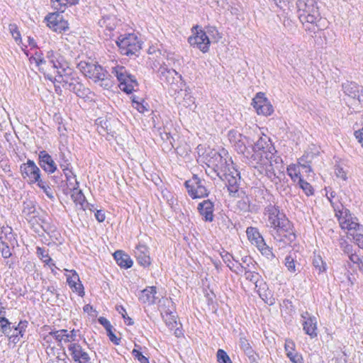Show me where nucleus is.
I'll list each match as a JSON object with an SVG mask.
<instances>
[{"instance_id":"1","label":"nucleus","mask_w":363,"mask_h":363,"mask_svg":"<svg viewBox=\"0 0 363 363\" xmlns=\"http://www.w3.org/2000/svg\"><path fill=\"white\" fill-rule=\"evenodd\" d=\"M206 160L216 176L225 182L230 194H235L239 190L240 176L231 158L223 157L222 153L212 150L208 153Z\"/></svg>"},{"instance_id":"2","label":"nucleus","mask_w":363,"mask_h":363,"mask_svg":"<svg viewBox=\"0 0 363 363\" xmlns=\"http://www.w3.org/2000/svg\"><path fill=\"white\" fill-rule=\"evenodd\" d=\"M264 215L267 225L273 229L272 235L277 241L289 243L296 239L292 223L280 212L279 206L269 203L264 208Z\"/></svg>"},{"instance_id":"3","label":"nucleus","mask_w":363,"mask_h":363,"mask_svg":"<svg viewBox=\"0 0 363 363\" xmlns=\"http://www.w3.org/2000/svg\"><path fill=\"white\" fill-rule=\"evenodd\" d=\"M30 61L35 62L39 67V70L45 74V78L54 83L55 76L62 75L65 72L61 71L69 69L63 61L62 57L52 50L47 52L45 59L41 55L35 53V56L30 58Z\"/></svg>"},{"instance_id":"4","label":"nucleus","mask_w":363,"mask_h":363,"mask_svg":"<svg viewBox=\"0 0 363 363\" xmlns=\"http://www.w3.org/2000/svg\"><path fill=\"white\" fill-rule=\"evenodd\" d=\"M275 149L267 137H261L252 147V151L246 154V162L252 167H257L258 164H267L276 156Z\"/></svg>"},{"instance_id":"5","label":"nucleus","mask_w":363,"mask_h":363,"mask_svg":"<svg viewBox=\"0 0 363 363\" xmlns=\"http://www.w3.org/2000/svg\"><path fill=\"white\" fill-rule=\"evenodd\" d=\"M77 68L85 77L104 89H109L113 85L110 74L96 62L80 61L77 64Z\"/></svg>"},{"instance_id":"6","label":"nucleus","mask_w":363,"mask_h":363,"mask_svg":"<svg viewBox=\"0 0 363 363\" xmlns=\"http://www.w3.org/2000/svg\"><path fill=\"white\" fill-rule=\"evenodd\" d=\"M296 7L300 13V21L312 24V28H306V30L315 33L314 24H316L321 18L317 1L315 0H298Z\"/></svg>"},{"instance_id":"7","label":"nucleus","mask_w":363,"mask_h":363,"mask_svg":"<svg viewBox=\"0 0 363 363\" xmlns=\"http://www.w3.org/2000/svg\"><path fill=\"white\" fill-rule=\"evenodd\" d=\"M255 265L250 266L249 264L247 266L243 265L242 267V272H245L244 276L245 279L251 281L255 285V289L259 294L260 298L269 305L274 303V298L268 297L265 288L267 284L263 281L261 275L255 271Z\"/></svg>"},{"instance_id":"8","label":"nucleus","mask_w":363,"mask_h":363,"mask_svg":"<svg viewBox=\"0 0 363 363\" xmlns=\"http://www.w3.org/2000/svg\"><path fill=\"white\" fill-rule=\"evenodd\" d=\"M62 72H64L65 74L55 76V84L57 83L62 84L63 87L74 92L79 97H85L89 91L72 76L73 72L72 69L69 68L67 70L63 69Z\"/></svg>"},{"instance_id":"9","label":"nucleus","mask_w":363,"mask_h":363,"mask_svg":"<svg viewBox=\"0 0 363 363\" xmlns=\"http://www.w3.org/2000/svg\"><path fill=\"white\" fill-rule=\"evenodd\" d=\"M116 43L121 53L124 55H135L141 49V42L133 33L121 35Z\"/></svg>"},{"instance_id":"10","label":"nucleus","mask_w":363,"mask_h":363,"mask_svg":"<svg viewBox=\"0 0 363 363\" xmlns=\"http://www.w3.org/2000/svg\"><path fill=\"white\" fill-rule=\"evenodd\" d=\"M204 183L205 182L196 175H194L191 179L186 181L185 187L189 195L194 199L208 196L209 191L206 188Z\"/></svg>"},{"instance_id":"11","label":"nucleus","mask_w":363,"mask_h":363,"mask_svg":"<svg viewBox=\"0 0 363 363\" xmlns=\"http://www.w3.org/2000/svg\"><path fill=\"white\" fill-rule=\"evenodd\" d=\"M79 332V330L74 329L69 332L65 329L54 330L49 332L44 337V340L48 342L51 341L52 338H54L58 342V345H61L62 342L74 343L73 342L77 340Z\"/></svg>"},{"instance_id":"12","label":"nucleus","mask_w":363,"mask_h":363,"mask_svg":"<svg viewBox=\"0 0 363 363\" xmlns=\"http://www.w3.org/2000/svg\"><path fill=\"white\" fill-rule=\"evenodd\" d=\"M20 171L22 177L29 184H35L41 179L40 168L31 160L28 159L26 162L21 164Z\"/></svg>"},{"instance_id":"13","label":"nucleus","mask_w":363,"mask_h":363,"mask_svg":"<svg viewBox=\"0 0 363 363\" xmlns=\"http://www.w3.org/2000/svg\"><path fill=\"white\" fill-rule=\"evenodd\" d=\"M228 137L230 144L238 153L243 155L246 159V154L249 152V149L247 147V145L249 144L247 137L236 130H230Z\"/></svg>"},{"instance_id":"14","label":"nucleus","mask_w":363,"mask_h":363,"mask_svg":"<svg viewBox=\"0 0 363 363\" xmlns=\"http://www.w3.org/2000/svg\"><path fill=\"white\" fill-rule=\"evenodd\" d=\"M335 211L342 229L351 231L356 230L359 227L357 218L352 216L348 209L342 207L341 210L335 208Z\"/></svg>"},{"instance_id":"15","label":"nucleus","mask_w":363,"mask_h":363,"mask_svg":"<svg viewBox=\"0 0 363 363\" xmlns=\"http://www.w3.org/2000/svg\"><path fill=\"white\" fill-rule=\"evenodd\" d=\"M198 26L194 27L196 32L188 38V42L191 46L199 48L203 52H206L209 49V38L206 32L201 29L198 30Z\"/></svg>"},{"instance_id":"16","label":"nucleus","mask_w":363,"mask_h":363,"mask_svg":"<svg viewBox=\"0 0 363 363\" xmlns=\"http://www.w3.org/2000/svg\"><path fill=\"white\" fill-rule=\"evenodd\" d=\"M171 308H173V302L172 299H163L162 304L160 306L161 315L166 325L170 329H173L176 328L177 324L176 320V315Z\"/></svg>"},{"instance_id":"17","label":"nucleus","mask_w":363,"mask_h":363,"mask_svg":"<svg viewBox=\"0 0 363 363\" xmlns=\"http://www.w3.org/2000/svg\"><path fill=\"white\" fill-rule=\"evenodd\" d=\"M62 13L55 12L49 13L45 17L47 26L52 30L62 33L68 29V23L63 18Z\"/></svg>"},{"instance_id":"18","label":"nucleus","mask_w":363,"mask_h":363,"mask_svg":"<svg viewBox=\"0 0 363 363\" xmlns=\"http://www.w3.org/2000/svg\"><path fill=\"white\" fill-rule=\"evenodd\" d=\"M252 105L258 114L269 116L274 112L273 106L264 96V94L258 93L253 99Z\"/></svg>"},{"instance_id":"19","label":"nucleus","mask_w":363,"mask_h":363,"mask_svg":"<svg viewBox=\"0 0 363 363\" xmlns=\"http://www.w3.org/2000/svg\"><path fill=\"white\" fill-rule=\"evenodd\" d=\"M67 349L74 363H91L89 354L79 343H70Z\"/></svg>"},{"instance_id":"20","label":"nucleus","mask_w":363,"mask_h":363,"mask_svg":"<svg viewBox=\"0 0 363 363\" xmlns=\"http://www.w3.org/2000/svg\"><path fill=\"white\" fill-rule=\"evenodd\" d=\"M342 89L344 94L358 101L359 104L363 103V86L354 82H346L342 84Z\"/></svg>"},{"instance_id":"21","label":"nucleus","mask_w":363,"mask_h":363,"mask_svg":"<svg viewBox=\"0 0 363 363\" xmlns=\"http://www.w3.org/2000/svg\"><path fill=\"white\" fill-rule=\"evenodd\" d=\"M38 164L40 167L48 174L55 173L57 170V165L52 157L45 150L38 153Z\"/></svg>"},{"instance_id":"22","label":"nucleus","mask_w":363,"mask_h":363,"mask_svg":"<svg viewBox=\"0 0 363 363\" xmlns=\"http://www.w3.org/2000/svg\"><path fill=\"white\" fill-rule=\"evenodd\" d=\"M198 212L206 222H212L214 219V203L210 199L203 200L197 206Z\"/></svg>"},{"instance_id":"23","label":"nucleus","mask_w":363,"mask_h":363,"mask_svg":"<svg viewBox=\"0 0 363 363\" xmlns=\"http://www.w3.org/2000/svg\"><path fill=\"white\" fill-rule=\"evenodd\" d=\"M302 318L304 319L303 328L305 333L311 337L317 336V319L314 316H310L307 312L301 314Z\"/></svg>"},{"instance_id":"24","label":"nucleus","mask_w":363,"mask_h":363,"mask_svg":"<svg viewBox=\"0 0 363 363\" xmlns=\"http://www.w3.org/2000/svg\"><path fill=\"white\" fill-rule=\"evenodd\" d=\"M69 274H67V282L68 285L73 291L78 293L81 296H84V286L79 280V275L74 270L69 271Z\"/></svg>"},{"instance_id":"25","label":"nucleus","mask_w":363,"mask_h":363,"mask_svg":"<svg viewBox=\"0 0 363 363\" xmlns=\"http://www.w3.org/2000/svg\"><path fill=\"white\" fill-rule=\"evenodd\" d=\"M239 345L240 349L244 352L247 357L250 363H258V354L252 349L250 343L245 337H240L239 340Z\"/></svg>"},{"instance_id":"26","label":"nucleus","mask_w":363,"mask_h":363,"mask_svg":"<svg viewBox=\"0 0 363 363\" xmlns=\"http://www.w3.org/2000/svg\"><path fill=\"white\" fill-rule=\"evenodd\" d=\"M157 290L155 286H148L140 291L139 300L141 303L152 305L157 302L158 297L156 296Z\"/></svg>"},{"instance_id":"27","label":"nucleus","mask_w":363,"mask_h":363,"mask_svg":"<svg viewBox=\"0 0 363 363\" xmlns=\"http://www.w3.org/2000/svg\"><path fill=\"white\" fill-rule=\"evenodd\" d=\"M135 255L141 266L145 267L150 264L148 248L145 245H138L135 248Z\"/></svg>"},{"instance_id":"28","label":"nucleus","mask_w":363,"mask_h":363,"mask_svg":"<svg viewBox=\"0 0 363 363\" xmlns=\"http://www.w3.org/2000/svg\"><path fill=\"white\" fill-rule=\"evenodd\" d=\"M160 79L167 84H173L176 77L182 79V75L179 74L174 69H169L166 66H161L159 69Z\"/></svg>"},{"instance_id":"29","label":"nucleus","mask_w":363,"mask_h":363,"mask_svg":"<svg viewBox=\"0 0 363 363\" xmlns=\"http://www.w3.org/2000/svg\"><path fill=\"white\" fill-rule=\"evenodd\" d=\"M119 87L122 91L130 94L138 89V83L135 77L129 74L128 77L125 78V80L119 84Z\"/></svg>"},{"instance_id":"30","label":"nucleus","mask_w":363,"mask_h":363,"mask_svg":"<svg viewBox=\"0 0 363 363\" xmlns=\"http://www.w3.org/2000/svg\"><path fill=\"white\" fill-rule=\"evenodd\" d=\"M221 257L223 262L231 271L236 274L242 273V267H243V265L242 264H238V262L235 260L230 254L224 252V254H221Z\"/></svg>"},{"instance_id":"31","label":"nucleus","mask_w":363,"mask_h":363,"mask_svg":"<svg viewBox=\"0 0 363 363\" xmlns=\"http://www.w3.org/2000/svg\"><path fill=\"white\" fill-rule=\"evenodd\" d=\"M113 257L121 267L128 269L133 266V262L130 256L121 250L115 252Z\"/></svg>"},{"instance_id":"32","label":"nucleus","mask_w":363,"mask_h":363,"mask_svg":"<svg viewBox=\"0 0 363 363\" xmlns=\"http://www.w3.org/2000/svg\"><path fill=\"white\" fill-rule=\"evenodd\" d=\"M246 233L248 239L251 242L258 247L261 245H264V240L257 228L249 227L247 228Z\"/></svg>"},{"instance_id":"33","label":"nucleus","mask_w":363,"mask_h":363,"mask_svg":"<svg viewBox=\"0 0 363 363\" xmlns=\"http://www.w3.org/2000/svg\"><path fill=\"white\" fill-rule=\"evenodd\" d=\"M111 72L116 77L119 84L122 82H124L125 78L128 77V74H130L125 67L119 65H116L115 66L112 67L111 69Z\"/></svg>"},{"instance_id":"34","label":"nucleus","mask_w":363,"mask_h":363,"mask_svg":"<svg viewBox=\"0 0 363 363\" xmlns=\"http://www.w3.org/2000/svg\"><path fill=\"white\" fill-rule=\"evenodd\" d=\"M71 186L73 189L71 195L72 199L76 204H79L83 208L84 203L85 202L86 199L82 191L78 189L79 184L77 186L74 184Z\"/></svg>"},{"instance_id":"35","label":"nucleus","mask_w":363,"mask_h":363,"mask_svg":"<svg viewBox=\"0 0 363 363\" xmlns=\"http://www.w3.org/2000/svg\"><path fill=\"white\" fill-rule=\"evenodd\" d=\"M300 164H291L288 166L286 169L287 174L291 177L294 182L300 181L302 179L301 177Z\"/></svg>"},{"instance_id":"36","label":"nucleus","mask_w":363,"mask_h":363,"mask_svg":"<svg viewBox=\"0 0 363 363\" xmlns=\"http://www.w3.org/2000/svg\"><path fill=\"white\" fill-rule=\"evenodd\" d=\"M52 7L60 13H63L68 5H74L73 0H51Z\"/></svg>"},{"instance_id":"37","label":"nucleus","mask_w":363,"mask_h":363,"mask_svg":"<svg viewBox=\"0 0 363 363\" xmlns=\"http://www.w3.org/2000/svg\"><path fill=\"white\" fill-rule=\"evenodd\" d=\"M66 180L68 183V186H72L76 184L77 186L79 184L78 182L76 179V175L73 173L72 166L64 169H62Z\"/></svg>"},{"instance_id":"38","label":"nucleus","mask_w":363,"mask_h":363,"mask_svg":"<svg viewBox=\"0 0 363 363\" xmlns=\"http://www.w3.org/2000/svg\"><path fill=\"white\" fill-rule=\"evenodd\" d=\"M277 158L278 157H275L272 160V161H269L267 164H260L261 166H265L266 175L272 181H274V179L277 178L276 174L273 168V162H275L277 163Z\"/></svg>"},{"instance_id":"39","label":"nucleus","mask_w":363,"mask_h":363,"mask_svg":"<svg viewBox=\"0 0 363 363\" xmlns=\"http://www.w3.org/2000/svg\"><path fill=\"white\" fill-rule=\"evenodd\" d=\"M313 265L318 270V273H321L326 270V264L323 262L320 255H314L313 258Z\"/></svg>"},{"instance_id":"40","label":"nucleus","mask_w":363,"mask_h":363,"mask_svg":"<svg viewBox=\"0 0 363 363\" xmlns=\"http://www.w3.org/2000/svg\"><path fill=\"white\" fill-rule=\"evenodd\" d=\"M11 323L4 317H0V330L5 335L9 336L11 331Z\"/></svg>"},{"instance_id":"41","label":"nucleus","mask_w":363,"mask_h":363,"mask_svg":"<svg viewBox=\"0 0 363 363\" xmlns=\"http://www.w3.org/2000/svg\"><path fill=\"white\" fill-rule=\"evenodd\" d=\"M36 250L38 256L45 264H50L52 262V258L44 248L38 247Z\"/></svg>"},{"instance_id":"42","label":"nucleus","mask_w":363,"mask_h":363,"mask_svg":"<svg viewBox=\"0 0 363 363\" xmlns=\"http://www.w3.org/2000/svg\"><path fill=\"white\" fill-rule=\"evenodd\" d=\"M258 250L262 253V255L265 256L268 259H272L275 257L272 250L271 247H269L265 242H264V245H259L258 247Z\"/></svg>"},{"instance_id":"43","label":"nucleus","mask_w":363,"mask_h":363,"mask_svg":"<svg viewBox=\"0 0 363 363\" xmlns=\"http://www.w3.org/2000/svg\"><path fill=\"white\" fill-rule=\"evenodd\" d=\"M285 266L286 267L287 269L291 273H294L296 271L295 257L293 256L292 254H290L286 257Z\"/></svg>"},{"instance_id":"44","label":"nucleus","mask_w":363,"mask_h":363,"mask_svg":"<svg viewBox=\"0 0 363 363\" xmlns=\"http://www.w3.org/2000/svg\"><path fill=\"white\" fill-rule=\"evenodd\" d=\"M298 184L301 189L304 191L306 196H309L313 194V189L311 184L306 182L303 179H300Z\"/></svg>"},{"instance_id":"45","label":"nucleus","mask_w":363,"mask_h":363,"mask_svg":"<svg viewBox=\"0 0 363 363\" xmlns=\"http://www.w3.org/2000/svg\"><path fill=\"white\" fill-rule=\"evenodd\" d=\"M216 356L219 363H233L228 354L222 349L217 351Z\"/></svg>"},{"instance_id":"46","label":"nucleus","mask_w":363,"mask_h":363,"mask_svg":"<svg viewBox=\"0 0 363 363\" xmlns=\"http://www.w3.org/2000/svg\"><path fill=\"white\" fill-rule=\"evenodd\" d=\"M36 184L40 189L43 190L44 193L48 198L53 199L51 188L45 182L40 179Z\"/></svg>"},{"instance_id":"47","label":"nucleus","mask_w":363,"mask_h":363,"mask_svg":"<svg viewBox=\"0 0 363 363\" xmlns=\"http://www.w3.org/2000/svg\"><path fill=\"white\" fill-rule=\"evenodd\" d=\"M340 245L344 253L347 255V256L356 251L353 250V246L349 244L345 240H342L340 242Z\"/></svg>"},{"instance_id":"48","label":"nucleus","mask_w":363,"mask_h":363,"mask_svg":"<svg viewBox=\"0 0 363 363\" xmlns=\"http://www.w3.org/2000/svg\"><path fill=\"white\" fill-rule=\"evenodd\" d=\"M59 165L61 169L72 167L69 160L66 157L64 152L60 154Z\"/></svg>"},{"instance_id":"49","label":"nucleus","mask_w":363,"mask_h":363,"mask_svg":"<svg viewBox=\"0 0 363 363\" xmlns=\"http://www.w3.org/2000/svg\"><path fill=\"white\" fill-rule=\"evenodd\" d=\"M116 311L120 313L121 314L122 317L124 319V321L125 323L128 325H131L133 324V321L132 320V319L128 317L127 315V313H126V311L125 309L124 308V307L123 306H117L116 307Z\"/></svg>"},{"instance_id":"50","label":"nucleus","mask_w":363,"mask_h":363,"mask_svg":"<svg viewBox=\"0 0 363 363\" xmlns=\"http://www.w3.org/2000/svg\"><path fill=\"white\" fill-rule=\"evenodd\" d=\"M284 350L286 355L288 354L296 352L295 342L291 339H286L284 344Z\"/></svg>"},{"instance_id":"51","label":"nucleus","mask_w":363,"mask_h":363,"mask_svg":"<svg viewBox=\"0 0 363 363\" xmlns=\"http://www.w3.org/2000/svg\"><path fill=\"white\" fill-rule=\"evenodd\" d=\"M35 211V208L31 201H27L23 203V213L24 215L30 216L31 214H34Z\"/></svg>"},{"instance_id":"52","label":"nucleus","mask_w":363,"mask_h":363,"mask_svg":"<svg viewBox=\"0 0 363 363\" xmlns=\"http://www.w3.org/2000/svg\"><path fill=\"white\" fill-rule=\"evenodd\" d=\"M9 31L12 35V37L14 38V40L18 42V40L21 41V34L18 29V27L16 24H10L9 26Z\"/></svg>"},{"instance_id":"53","label":"nucleus","mask_w":363,"mask_h":363,"mask_svg":"<svg viewBox=\"0 0 363 363\" xmlns=\"http://www.w3.org/2000/svg\"><path fill=\"white\" fill-rule=\"evenodd\" d=\"M348 257L352 263L358 264L359 267L363 264V256L358 255L357 251L349 255Z\"/></svg>"},{"instance_id":"54","label":"nucleus","mask_w":363,"mask_h":363,"mask_svg":"<svg viewBox=\"0 0 363 363\" xmlns=\"http://www.w3.org/2000/svg\"><path fill=\"white\" fill-rule=\"evenodd\" d=\"M0 251L4 258H9L11 256L9 247L5 244L2 240L0 241Z\"/></svg>"},{"instance_id":"55","label":"nucleus","mask_w":363,"mask_h":363,"mask_svg":"<svg viewBox=\"0 0 363 363\" xmlns=\"http://www.w3.org/2000/svg\"><path fill=\"white\" fill-rule=\"evenodd\" d=\"M335 174L337 178H340L344 181H346L347 179V172L340 165L335 166Z\"/></svg>"},{"instance_id":"56","label":"nucleus","mask_w":363,"mask_h":363,"mask_svg":"<svg viewBox=\"0 0 363 363\" xmlns=\"http://www.w3.org/2000/svg\"><path fill=\"white\" fill-rule=\"evenodd\" d=\"M286 356L293 363H303L302 356L297 352L288 354Z\"/></svg>"},{"instance_id":"57","label":"nucleus","mask_w":363,"mask_h":363,"mask_svg":"<svg viewBox=\"0 0 363 363\" xmlns=\"http://www.w3.org/2000/svg\"><path fill=\"white\" fill-rule=\"evenodd\" d=\"M133 354L140 363H149L148 359L145 357L139 350L134 349L133 350Z\"/></svg>"},{"instance_id":"58","label":"nucleus","mask_w":363,"mask_h":363,"mask_svg":"<svg viewBox=\"0 0 363 363\" xmlns=\"http://www.w3.org/2000/svg\"><path fill=\"white\" fill-rule=\"evenodd\" d=\"M350 235L352 236L357 245L359 247L363 249V234L362 233H350Z\"/></svg>"},{"instance_id":"59","label":"nucleus","mask_w":363,"mask_h":363,"mask_svg":"<svg viewBox=\"0 0 363 363\" xmlns=\"http://www.w3.org/2000/svg\"><path fill=\"white\" fill-rule=\"evenodd\" d=\"M99 323L102 325L106 331H109L110 329L113 328V326L111 325L110 322L104 317H100L98 319Z\"/></svg>"},{"instance_id":"60","label":"nucleus","mask_w":363,"mask_h":363,"mask_svg":"<svg viewBox=\"0 0 363 363\" xmlns=\"http://www.w3.org/2000/svg\"><path fill=\"white\" fill-rule=\"evenodd\" d=\"M108 336L110 340L113 342L115 345H119L121 342V339L118 338L112 331V329H110L109 331H107Z\"/></svg>"},{"instance_id":"61","label":"nucleus","mask_w":363,"mask_h":363,"mask_svg":"<svg viewBox=\"0 0 363 363\" xmlns=\"http://www.w3.org/2000/svg\"><path fill=\"white\" fill-rule=\"evenodd\" d=\"M298 164L300 167L306 169V172H311L312 171L311 166L307 161H305L303 157L300 158Z\"/></svg>"},{"instance_id":"62","label":"nucleus","mask_w":363,"mask_h":363,"mask_svg":"<svg viewBox=\"0 0 363 363\" xmlns=\"http://www.w3.org/2000/svg\"><path fill=\"white\" fill-rule=\"evenodd\" d=\"M354 136L363 147V128L354 132Z\"/></svg>"},{"instance_id":"63","label":"nucleus","mask_w":363,"mask_h":363,"mask_svg":"<svg viewBox=\"0 0 363 363\" xmlns=\"http://www.w3.org/2000/svg\"><path fill=\"white\" fill-rule=\"evenodd\" d=\"M184 99V106H191V104H194V98L189 94H186Z\"/></svg>"},{"instance_id":"64","label":"nucleus","mask_w":363,"mask_h":363,"mask_svg":"<svg viewBox=\"0 0 363 363\" xmlns=\"http://www.w3.org/2000/svg\"><path fill=\"white\" fill-rule=\"evenodd\" d=\"M95 218L99 222L101 223L104 221L106 217L104 213L102 211L98 210L95 213Z\"/></svg>"}]
</instances>
